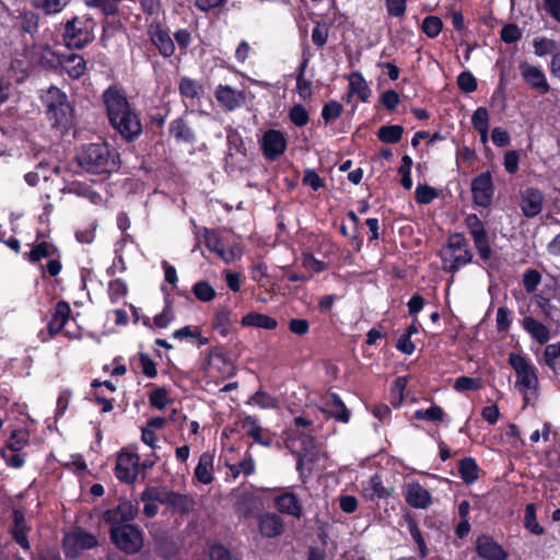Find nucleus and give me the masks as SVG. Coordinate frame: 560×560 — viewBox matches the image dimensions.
I'll list each match as a JSON object with an SVG mask.
<instances>
[{"label":"nucleus","mask_w":560,"mask_h":560,"mask_svg":"<svg viewBox=\"0 0 560 560\" xmlns=\"http://www.w3.org/2000/svg\"><path fill=\"white\" fill-rule=\"evenodd\" d=\"M241 427L246 431V434L254 439L255 442L269 446L271 444L270 438H265V431L257 424L254 417L247 416L241 421Z\"/></svg>","instance_id":"c85d7f7f"},{"label":"nucleus","mask_w":560,"mask_h":560,"mask_svg":"<svg viewBox=\"0 0 560 560\" xmlns=\"http://www.w3.org/2000/svg\"><path fill=\"white\" fill-rule=\"evenodd\" d=\"M203 238L208 249L214 252L218 256H221L224 248L218 234L212 230L205 229Z\"/></svg>","instance_id":"37998d69"},{"label":"nucleus","mask_w":560,"mask_h":560,"mask_svg":"<svg viewBox=\"0 0 560 560\" xmlns=\"http://www.w3.org/2000/svg\"><path fill=\"white\" fill-rule=\"evenodd\" d=\"M170 132L178 140L192 141L194 133L183 119L174 120L170 126Z\"/></svg>","instance_id":"4c0bfd02"},{"label":"nucleus","mask_w":560,"mask_h":560,"mask_svg":"<svg viewBox=\"0 0 560 560\" xmlns=\"http://www.w3.org/2000/svg\"><path fill=\"white\" fill-rule=\"evenodd\" d=\"M153 44L164 57H171L174 54L175 46L170 35L163 30H156L151 37Z\"/></svg>","instance_id":"473e14b6"},{"label":"nucleus","mask_w":560,"mask_h":560,"mask_svg":"<svg viewBox=\"0 0 560 560\" xmlns=\"http://www.w3.org/2000/svg\"><path fill=\"white\" fill-rule=\"evenodd\" d=\"M285 139L278 130H268L264 135V152L268 159L275 160L285 150Z\"/></svg>","instance_id":"6ab92c4d"},{"label":"nucleus","mask_w":560,"mask_h":560,"mask_svg":"<svg viewBox=\"0 0 560 560\" xmlns=\"http://www.w3.org/2000/svg\"><path fill=\"white\" fill-rule=\"evenodd\" d=\"M43 100L47 106V116L54 126H66L70 122L72 108L60 89L50 86Z\"/></svg>","instance_id":"7ed1b4c3"},{"label":"nucleus","mask_w":560,"mask_h":560,"mask_svg":"<svg viewBox=\"0 0 560 560\" xmlns=\"http://www.w3.org/2000/svg\"><path fill=\"white\" fill-rule=\"evenodd\" d=\"M261 501L258 497L244 492L236 502V512L245 518L253 516L254 512L259 508Z\"/></svg>","instance_id":"c756f323"},{"label":"nucleus","mask_w":560,"mask_h":560,"mask_svg":"<svg viewBox=\"0 0 560 560\" xmlns=\"http://www.w3.org/2000/svg\"><path fill=\"white\" fill-rule=\"evenodd\" d=\"M404 128L398 125L383 126L377 131V137L385 143H397L402 137Z\"/></svg>","instance_id":"f704fd0d"},{"label":"nucleus","mask_w":560,"mask_h":560,"mask_svg":"<svg viewBox=\"0 0 560 560\" xmlns=\"http://www.w3.org/2000/svg\"><path fill=\"white\" fill-rule=\"evenodd\" d=\"M215 96L218 102L229 110L240 107L245 101L243 92L233 90L228 85H220L215 92Z\"/></svg>","instance_id":"412c9836"},{"label":"nucleus","mask_w":560,"mask_h":560,"mask_svg":"<svg viewBox=\"0 0 560 560\" xmlns=\"http://www.w3.org/2000/svg\"><path fill=\"white\" fill-rule=\"evenodd\" d=\"M442 27V20L434 15L427 16L422 22L423 33L431 38L436 37L440 34Z\"/></svg>","instance_id":"79ce46f5"},{"label":"nucleus","mask_w":560,"mask_h":560,"mask_svg":"<svg viewBox=\"0 0 560 560\" xmlns=\"http://www.w3.org/2000/svg\"><path fill=\"white\" fill-rule=\"evenodd\" d=\"M534 48H535L536 55L544 56V55L552 54L556 50L557 45H556L555 40L546 38V37H541V38H536L534 40Z\"/></svg>","instance_id":"603ef678"},{"label":"nucleus","mask_w":560,"mask_h":560,"mask_svg":"<svg viewBox=\"0 0 560 560\" xmlns=\"http://www.w3.org/2000/svg\"><path fill=\"white\" fill-rule=\"evenodd\" d=\"M522 34L515 24H508L501 31V38L505 43H515L521 38Z\"/></svg>","instance_id":"338daca9"},{"label":"nucleus","mask_w":560,"mask_h":560,"mask_svg":"<svg viewBox=\"0 0 560 560\" xmlns=\"http://www.w3.org/2000/svg\"><path fill=\"white\" fill-rule=\"evenodd\" d=\"M258 529L262 537L278 538L285 530V525L280 515L275 512H266L258 515Z\"/></svg>","instance_id":"9b49d317"},{"label":"nucleus","mask_w":560,"mask_h":560,"mask_svg":"<svg viewBox=\"0 0 560 560\" xmlns=\"http://www.w3.org/2000/svg\"><path fill=\"white\" fill-rule=\"evenodd\" d=\"M406 501L409 505L416 509H427L431 504V494L418 482H412L407 486Z\"/></svg>","instance_id":"aec40b11"},{"label":"nucleus","mask_w":560,"mask_h":560,"mask_svg":"<svg viewBox=\"0 0 560 560\" xmlns=\"http://www.w3.org/2000/svg\"><path fill=\"white\" fill-rule=\"evenodd\" d=\"M113 544L127 555H135L143 547L142 530L133 524L121 527H109Z\"/></svg>","instance_id":"20e7f679"},{"label":"nucleus","mask_w":560,"mask_h":560,"mask_svg":"<svg viewBox=\"0 0 560 560\" xmlns=\"http://www.w3.org/2000/svg\"><path fill=\"white\" fill-rule=\"evenodd\" d=\"M13 525L10 529V533L16 544H19L23 549H30V541L27 538V534L31 532V526L27 524L25 513L22 510L14 509L12 511Z\"/></svg>","instance_id":"ddd939ff"},{"label":"nucleus","mask_w":560,"mask_h":560,"mask_svg":"<svg viewBox=\"0 0 560 560\" xmlns=\"http://www.w3.org/2000/svg\"><path fill=\"white\" fill-rule=\"evenodd\" d=\"M459 474L466 482H472L478 478V466L474 458L465 457L459 462Z\"/></svg>","instance_id":"c9c22d12"},{"label":"nucleus","mask_w":560,"mask_h":560,"mask_svg":"<svg viewBox=\"0 0 560 560\" xmlns=\"http://www.w3.org/2000/svg\"><path fill=\"white\" fill-rule=\"evenodd\" d=\"M112 126L126 140H133L142 131V125L138 115L129 108L120 115H117L115 120H109Z\"/></svg>","instance_id":"6e6552de"},{"label":"nucleus","mask_w":560,"mask_h":560,"mask_svg":"<svg viewBox=\"0 0 560 560\" xmlns=\"http://www.w3.org/2000/svg\"><path fill=\"white\" fill-rule=\"evenodd\" d=\"M103 98L109 120H115L117 115L131 108L126 94L116 86L108 88L104 92Z\"/></svg>","instance_id":"9d476101"},{"label":"nucleus","mask_w":560,"mask_h":560,"mask_svg":"<svg viewBox=\"0 0 560 560\" xmlns=\"http://www.w3.org/2000/svg\"><path fill=\"white\" fill-rule=\"evenodd\" d=\"M70 312L71 310L67 302L59 301L57 303L54 316L48 324V332L50 337L56 336L62 330L69 319Z\"/></svg>","instance_id":"5701e85b"},{"label":"nucleus","mask_w":560,"mask_h":560,"mask_svg":"<svg viewBox=\"0 0 560 560\" xmlns=\"http://www.w3.org/2000/svg\"><path fill=\"white\" fill-rule=\"evenodd\" d=\"M149 400H150L151 406H153L160 410L164 409L168 402L166 389L163 387H159V388L154 389L150 394Z\"/></svg>","instance_id":"13d9d810"},{"label":"nucleus","mask_w":560,"mask_h":560,"mask_svg":"<svg viewBox=\"0 0 560 560\" xmlns=\"http://www.w3.org/2000/svg\"><path fill=\"white\" fill-rule=\"evenodd\" d=\"M540 273L535 269H529L524 273L523 277V285L526 292L532 293L534 292L539 282H540Z\"/></svg>","instance_id":"4d7b16f0"},{"label":"nucleus","mask_w":560,"mask_h":560,"mask_svg":"<svg viewBox=\"0 0 560 560\" xmlns=\"http://www.w3.org/2000/svg\"><path fill=\"white\" fill-rule=\"evenodd\" d=\"M139 456L133 453H121L117 458L116 476L119 480L131 483L138 474Z\"/></svg>","instance_id":"f8f14e48"},{"label":"nucleus","mask_w":560,"mask_h":560,"mask_svg":"<svg viewBox=\"0 0 560 560\" xmlns=\"http://www.w3.org/2000/svg\"><path fill=\"white\" fill-rule=\"evenodd\" d=\"M165 490L166 488L164 487H148L141 493V501L162 503V498L164 497Z\"/></svg>","instance_id":"e2e57ef3"},{"label":"nucleus","mask_w":560,"mask_h":560,"mask_svg":"<svg viewBox=\"0 0 560 560\" xmlns=\"http://www.w3.org/2000/svg\"><path fill=\"white\" fill-rule=\"evenodd\" d=\"M417 419H424L428 421H441L444 417V411L439 406H432L427 410H417L415 412Z\"/></svg>","instance_id":"3c124183"},{"label":"nucleus","mask_w":560,"mask_h":560,"mask_svg":"<svg viewBox=\"0 0 560 560\" xmlns=\"http://www.w3.org/2000/svg\"><path fill=\"white\" fill-rule=\"evenodd\" d=\"M438 197L434 188L428 185H418L416 189V200L421 205H428Z\"/></svg>","instance_id":"09e8293b"},{"label":"nucleus","mask_w":560,"mask_h":560,"mask_svg":"<svg viewBox=\"0 0 560 560\" xmlns=\"http://www.w3.org/2000/svg\"><path fill=\"white\" fill-rule=\"evenodd\" d=\"M179 91L183 96L195 98L199 94L200 86L196 81L184 78L179 83Z\"/></svg>","instance_id":"6e6d98bb"},{"label":"nucleus","mask_w":560,"mask_h":560,"mask_svg":"<svg viewBox=\"0 0 560 560\" xmlns=\"http://www.w3.org/2000/svg\"><path fill=\"white\" fill-rule=\"evenodd\" d=\"M457 84L466 93H471L477 89V81L470 72H462L457 78Z\"/></svg>","instance_id":"052dcab7"},{"label":"nucleus","mask_w":560,"mask_h":560,"mask_svg":"<svg viewBox=\"0 0 560 560\" xmlns=\"http://www.w3.org/2000/svg\"><path fill=\"white\" fill-rule=\"evenodd\" d=\"M161 504L167 505L174 512H179L180 514H188L190 511H192L195 506V501L188 494H182L166 489L164 492V497L162 498Z\"/></svg>","instance_id":"dca6fc26"},{"label":"nucleus","mask_w":560,"mask_h":560,"mask_svg":"<svg viewBox=\"0 0 560 560\" xmlns=\"http://www.w3.org/2000/svg\"><path fill=\"white\" fill-rule=\"evenodd\" d=\"M75 159L90 173H112L118 170V155L104 142L83 145Z\"/></svg>","instance_id":"f257e3e1"},{"label":"nucleus","mask_w":560,"mask_h":560,"mask_svg":"<svg viewBox=\"0 0 560 560\" xmlns=\"http://www.w3.org/2000/svg\"><path fill=\"white\" fill-rule=\"evenodd\" d=\"M324 413H327L335 419L347 423L350 418V412L339 398L338 395L331 394L325 402V406L322 408Z\"/></svg>","instance_id":"393cba45"},{"label":"nucleus","mask_w":560,"mask_h":560,"mask_svg":"<svg viewBox=\"0 0 560 560\" xmlns=\"http://www.w3.org/2000/svg\"><path fill=\"white\" fill-rule=\"evenodd\" d=\"M480 386H481L480 380L468 377V376L458 377L454 384V388L459 392L478 389V388H480Z\"/></svg>","instance_id":"680f3d73"},{"label":"nucleus","mask_w":560,"mask_h":560,"mask_svg":"<svg viewBox=\"0 0 560 560\" xmlns=\"http://www.w3.org/2000/svg\"><path fill=\"white\" fill-rule=\"evenodd\" d=\"M231 475L236 478L241 471L244 472V475L248 476L252 475L255 470V464L250 456H246L244 459H242L238 464L229 465Z\"/></svg>","instance_id":"c03bdc74"},{"label":"nucleus","mask_w":560,"mask_h":560,"mask_svg":"<svg viewBox=\"0 0 560 560\" xmlns=\"http://www.w3.org/2000/svg\"><path fill=\"white\" fill-rule=\"evenodd\" d=\"M230 311L225 307H222L218 310L215 313L212 326L214 329L219 330L221 335L225 336L229 332V326H230Z\"/></svg>","instance_id":"ea45409f"},{"label":"nucleus","mask_w":560,"mask_h":560,"mask_svg":"<svg viewBox=\"0 0 560 560\" xmlns=\"http://www.w3.org/2000/svg\"><path fill=\"white\" fill-rule=\"evenodd\" d=\"M544 196L539 189L526 188L521 194V209L527 218L539 214L542 210Z\"/></svg>","instance_id":"4468645a"},{"label":"nucleus","mask_w":560,"mask_h":560,"mask_svg":"<svg viewBox=\"0 0 560 560\" xmlns=\"http://www.w3.org/2000/svg\"><path fill=\"white\" fill-rule=\"evenodd\" d=\"M275 506L279 513L301 518L302 505L299 498L293 492H283L273 499Z\"/></svg>","instance_id":"2eb2a0df"},{"label":"nucleus","mask_w":560,"mask_h":560,"mask_svg":"<svg viewBox=\"0 0 560 560\" xmlns=\"http://www.w3.org/2000/svg\"><path fill=\"white\" fill-rule=\"evenodd\" d=\"M342 105L337 101H329L326 103L322 110V117L325 122L336 120L342 113Z\"/></svg>","instance_id":"a18cd8bd"},{"label":"nucleus","mask_w":560,"mask_h":560,"mask_svg":"<svg viewBox=\"0 0 560 560\" xmlns=\"http://www.w3.org/2000/svg\"><path fill=\"white\" fill-rule=\"evenodd\" d=\"M210 560H238L223 546H213L210 549Z\"/></svg>","instance_id":"774afa93"},{"label":"nucleus","mask_w":560,"mask_h":560,"mask_svg":"<svg viewBox=\"0 0 560 560\" xmlns=\"http://www.w3.org/2000/svg\"><path fill=\"white\" fill-rule=\"evenodd\" d=\"M62 55L55 52L48 46L34 50L33 61L45 69H57L60 67Z\"/></svg>","instance_id":"4be33fe9"},{"label":"nucleus","mask_w":560,"mask_h":560,"mask_svg":"<svg viewBox=\"0 0 560 560\" xmlns=\"http://www.w3.org/2000/svg\"><path fill=\"white\" fill-rule=\"evenodd\" d=\"M474 201L480 207H488L492 201L493 184L489 172L481 173L471 183Z\"/></svg>","instance_id":"1a4fd4ad"},{"label":"nucleus","mask_w":560,"mask_h":560,"mask_svg":"<svg viewBox=\"0 0 560 560\" xmlns=\"http://www.w3.org/2000/svg\"><path fill=\"white\" fill-rule=\"evenodd\" d=\"M248 402L258 405L261 408H273L276 407V399L265 392L255 393Z\"/></svg>","instance_id":"69168bd1"},{"label":"nucleus","mask_w":560,"mask_h":560,"mask_svg":"<svg viewBox=\"0 0 560 560\" xmlns=\"http://www.w3.org/2000/svg\"><path fill=\"white\" fill-rule=\"evenodd\" d=\"M509 363L514 369L517 374V381L515 383L516 387H521V389L536 390L538 386V377L536 375L535 369L530 365L527 360L516 353H510Z\"/></svg>","instance_id":"39448f33"},{"label":"nucleus","mask_w":560,"mask_h":560,"mask_svg":"<svg viewBox=\"0 0 560 560\" xmlns=\"http://www.w3.org/2000/svg\"><path fill=\"white\" fill-rule=\"evenodd\" d=\"M96 545V537L85 532L69 533L62 541L63 551L68 558H77L83 550L91 549Z\"/></svg>","instance_id":"0eeeda50"},{"label":"nucleus","mask_w":560,"mask_h":560,"mask_svg":"<svg viewBox=\"0 0 560 560\" xmlns=\"http://www.w3.org/2000/svg\"><path fill=\"white\" fill-rule=\"evenodd\" d=\"M477 552L486 560H506L508 553L490 536H480L477 539Z\"/></svg>","instance_id":"f3484780"},{"label":"nucleus","mask_w":560,"mask_h":560,"mask_svg":"<svg viewBox=\"0 0 560 560\" xmlns=\"http://www.w3.org/2000/svg\"><path fill=\"white\" fill-rule=\"evenodd\" d=\"M468 245L462 234H454L450 236L448 244L442 254H448L450 252H459L467 249Z\"/></svg>","instance_id":"0e129e2a"},{"label":"nucleus","mask_w":560,"mask_h":560,"mask_svg":"<svg viewBox=\"0 0 560 560\" xmlns=\"http://www.w3.org/2000/svg\"><path fill=\"white\" fill-rule=\"evenodd\" d=\"M60 67L72 78L79 79L85 72V60L77 54L62 55Z\"/></svg>","instance_id":"cd10ccee"},{"label":"nucleus","mask_w":560,"mask_h":560,"mask_svg":"<svg viewBox=\"0 0 560 560\" xmlns=\"http://www.w3.org/2000/svg\"><path fill=\"white\" fill-rule=\"evenodd\" d=\"M154 550L164 558H171L177 552V544L165 532H156L153 534Z\"/></svg>","instance_id":"bb28decb"},{"label":"nucleus","mask_w":560,"mask_h":560,"mask_svg":"<svg viewBox=\"0 0 560 560\" xmlns=\"http://www.w3.org/2000/svg\"><path fill=\"white\" fill-rule=\"evenodd\" d=\"M33 5L45 14H56L62 11L66 3L62 0H31Z\"/></svg>","instance_id":"a19ab883"},{"label":"nucleus","mask_w":560,"mask_h":560,"mask_svg":"<svg viewBox=\"0 0 560 560\" xmlns=\"http://www.w3.org/2000/svg\"><path fill=\"white\" fill-rule=\"evenodd\" d=\"M466 225L474 241L487 235L482 222L476 214H470L466 219Z\"/></svg>","instance_id":"49530a36"},{"label":"nucleus","mask_w":560,"mask_h":560,"mask_svg":"<svg viewBox=\"0 0 560 560\" xmlns=\"http://www.w3.org/2000/svg\"><path fill=\"white\" fill-rule=\"evenodd\" d=\"M139 509L137 504L128 500H120L116 508L104 512L103 520L109 527H121L129 525V522L136 518Z\"/></svg>","instance_id":"423d86ee"},{"label":"nucleus","mask_w":560,"mask_h":560,"mask_svg":"<svg viewBox=\"0 0 560 560\" xmlns=\"http://www.w3.org/2000/svg\"><path fill=\"white\" fill-rule=\"evenodd\" d=\"M93 19L73 16L65 23L62 38L69 48L82 49L94 39Z\"/></svg>","instance_id":"f03ea898"},{"label":"nucleus","mask_w":560,"mask_h":560,"mask_svg":"<svg viewBox=\"0 0 560 560\" xmlns=\"http://www.w3.org/2000/svg\"><path fill=\"white\" fill-rule=\"evenodd\" d=\"M353 94L358 95L361 102H366L371 94L370 86L360 72H352L349 75V92L347 94L348 102Z\"/></svg>","instance_id":"a878e982"},{"label":"nucleus","mask_w":560,"mask_h":560,"mask_svg":"<svg viewBox=\"0 0 560 560\" xmlns=\"http://www.w3.org/2000/svg\"><path fill=\"white\" fill-rule=\"evenodd\" d=\"M212 455L203 453L199 457L198 465L195 469L196 478L202 483H210L212 481Z\"/></svg>","instance_id":"2f4dec72"},{"label":"nucleus","mask_w":560,"mask_h":560,"mask_svg":"<svg viewBox=\"0 0 560 560\" xmlns=\"http://www.w3.org/2000/svg\"><path fill=\"white\" fill-rule=\"evenodd\" d=\"M244 326H253L265 329H275L277 327V320L265 314L249 313L242 318Z\"/></svg>","instance_id":"72a5a7b5"},{"label":"nucleus","mask_w":560,"mask_h":560,"mask_svg":"<svg viewBox=\"0 0 560 560\" xmlns=\"http://www.w3.org/2000/svg\"><path fill=\"white\" fill-rule=\"evenodd\" d=\"M525 527L533 534L540 535L544 529L536 521L535 508L528 504L525 510Z\"/></svg>","instance_id":"de8ad7c7"},{"label":"nucleus","mask_w":560,"mask_h":560,"mask_svg":"<svg viewBox=\"0 0 560 560\" xmlns=\"http://www.w3.org/2000/svg\"><path fill=\"white\" fill-rule=\"evenodd\" d=\"M51 255L50 245L46 242H42L33 247V249L28 253V259L32 262H37L42 258L48 257Z\"/></svg>","instance_id":"bf43d9fd"},{"label":"nucleus","mask_w":560,"mask_h":560,"mask_svg":"<svg viewBox=\"0 0 560 560\" xmlns=\"http://www.w3.org/2000/svg\"><path fill=\"white\" fill-rule=\"evenodd\" d=\"M544 362L553 371L560 369V341L545 348Z\"/></svg>","instance_id":"e433bc0d"},{"label":"nucleus","mask_w":560,"mask_h":560,"mask_svg":"<svg viewBox=\"0 0 560 560\" xmlns=\"http://www.w3.org/2000/svg\"><path fill=\"white\" fill-rule=\"evenodd\" d=\"M521 73L525 82L541 94L549 92L550 86L544 72L537 67L524 65L521 67Z\"/></svg>","instance_id":"a211bd4d"},{"label":"nucleus","mask_w":560,"mask_h":560,"mask_svg":"<svg viewBox=\"0 0 560 560\" xmlns=\"http://www.w3.org/2000/svg\"><path fill=\"white\" fill-rule=\"evenodd\" d=\"M195 296L202 302H210L215 298V291L207 281H198L192 287Z\"/></svg>","instance_id":"58836bf2"},{"label":"nucleus","mask_w":560,"mask_h":560,"mask_svg":"<svg viewBox=\"0 0 560 560\" xmlns=\"http://www.w3.org/2000/svg\"><path fill=\"white\" fill-rule=\"evenodd\" d=\"M407 386V378L404 376L397 377L392 387V404L399 406L404 400V390Z\"/></svg>","instance_id":"8fccbe9b"},{"label":"nucleus","mask_w":560,"mask_h":560,"mask_svg":"<svg viewBox=\"0 0 560 560\" xmlns=\"http://www.w3.org/2000/svg\"><path fill=\"white\" fill-rule=\"evenodd\" d=\"M471 258L472 255L468 248L459 252H450L448 254H442L443 269L450 272H455L462 266H465L468 262H470Z\"/></svg>","instance_id":"b1692460"},{"label":"nucleus","mask_w":560,"mask_h":560,"mask_svg":"<svg viewBox=\"0 0 560 560\" xmlns=\"http://www.w3.org/2000/svg\"><path fill=\"white\" fill-rule=\"evenodd\" d=\"M289 116L291 121L298 127H303L308 122V113L302 105H294Z\"/></svg>","instance_id":"5fc2aeb1"},{"label":"nucleus","mask_w":560,"mask_h":560,"mask_svg":"<svg viewBox=\"0 0 560 560\" xmlns=\"http://www.w3.org/2000/svg\"><path fill=\"white\" fill-rule=\"evenodd\" d=\"M472 126L476 130L489 129V114L487 108L479 107L475 110L471 117Z\"/></svg>","instance_id":"864d4df0"},{"label":"nucleus","mask_w":560,"mask_h":560,"mask_svg":"<svg viewBox=\"0 0 560 560\" xmlns=\"http://www.w3.org/2000/svg\"><path fill=\"white\" fill-rule=\"evenodd\" d=\"M524 329L539 343H546L549 338V329L535 318L527 316L523 319Z\"/></svg>","instance_id":"7c9ffc66"}]
</instances>
